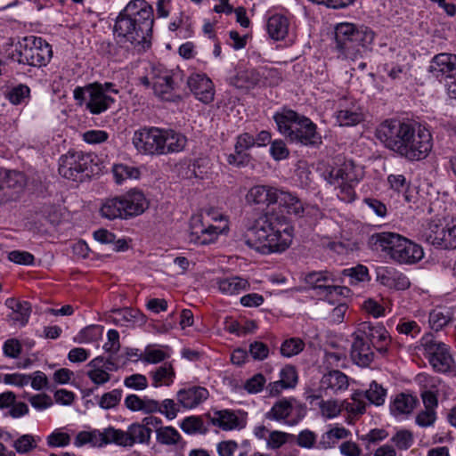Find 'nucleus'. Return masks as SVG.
Returning a JSON list of instances; mask_svg holds the SVG:
<instances>
[{"mask_svg":"<svg viewBox=\"0 0 456 456\" xmlns=\"http://www.w3.org/2000/svg\"><path fill=\"white\" fill-rule=\"evenodd\" d=\"M376 136L387 149L411 161L424 159L432 149L428 131L416 133L411 124L395 119L382 122L376 130Z\"/></svg>","mask_w":456,"mask_h":456,"instance_id":"1","label":"nucleus"},{"mask_svg":"<svg viewBox=\"0 0 456 456\" xmlns=\"http://www.w3.org/2000/svg\"><path fill=\"white\" fill-rule=\"evenodd\" d=\"M153 9L145 0H131L115 19L113 34L118 42L147 50L151 45Z\"/></svg>","mask_w":456,"mask_h":456,"instance_id":"2","label":"nucleus"},{"mask_svg":"<svg viewBox=\"0 0 456 456\" xmlns=\"http://www.w3.org/2000/svg\"><path fill=\"white\" fill-rule=\"evenodd\" d=\"M293 231L284 216L265 213L248 229L244 240L249 248L262 254L282 252L289 247Z\"/></svg>","mask_w":456,"mask_h":456,"instance_id":"3","label":"nucleus"},{"mask_svg":"<svg viewBox=\"0 0 456 456\" xmlns=\"http://www.w3.org/2000/svg\"><path fill=\"white\" fill-rule=\"evenodd\" d=\"M372 251L384 252L399 264L412 265L424 256L422 248L405 237L395 232L373 233L368 240Z\"/></svg>","mask_w":456,"mask_h":456,"instance_id":"4","label":"nucleus"},{"mask_svg":"<svg viewBox=\"0 0 456 456\" xmlns=\"http://www.w3.org/2000/svg\"><path fill=\"white\" fill-rule=\"evenodd\" d=\"M273 119L281 134L291 142H300L306 146L322 143V136L316 131V125L308 118L296 111L283 108L276 112Z\"/></svg>","mask_w":456,"mask_h":456,"instance_id":"5","label":"nucleus"},{"mask_svg":"<svg viewBox=\"0 0 456 456\" xmlns=\"http://www.w3.org/2000/svg\"><path fill=\"white\" fill-rule=\"evenodd\" d=\"M374 40V33L353 23H340L335 28V48L345 59L362 58Z\"/></svg>","mask_w":456,"mask_h":456,"instance_id":"6","label":"nucleus"},{"mask_svg":"<svg viewBox=\"0 0 456 456\" xmlns=\"http://www.w3.org/2000/svg\"><path fill=\"white\" fill-rule=\"evenodd\" d=\"M147 208L148 201L144 194L133 189L121 196L105 199L100 208V214L109 220L128 219L142 214Z\"/></svg>","mask_w":456,"mask_h":456,"instance_id":"7","label":"nucleus"},{"mask_svg":"<svg viewBox=\"0 0 456 456\" xmlns=\"http://www.w3.org/2000/svg\"><path fill=\"white\" fill-rule=\"evenodd\" d=\"M12 59L34 67L46 66L53 57L52 46L42 37L28 36L19 41Z\"/></svg>","mask_w":456,"mask_h":456,"instance_id":"8","label":"nucleus"},{"mask_svg":"<svg viewBox=\"0 0 456 456\" xmlns=\"http://www.w3.org/2000/svg\"><path fill=\"white\" fill-rule=\"evenodd\" d=\"M422 237L437 248L456 249V218L444 217L429 221Z\"/></svg>","mask_w":456,"mask_h":456,"instance_id":"9","label":"nucleus"},{"mask_svg":"<svg viewBox=\"0 0 456 456\" xmlns=\"http://www.w3.org/2000/svg\"><path fill=\"white\" fill-rule=\"evenodd\" d=\"M94 158L90 153L69 151L59 160V174L66 179L82 182L94 172Z\"/></svg>","mask_w":456,"mask_h":456,"instance_id":"10","label":"nucleus"},{"mask_svg":"<svg viewBox=\"0 0 456 456\" xmlns=\"http://www.w3.org/2000/svg\"><path fill=\"white\" fill-rule=\"evenodd\" d=\"M421 346L425 356L436 371L445 373L453 370L454 360L444 343L436 340L432 334H426L421 338Z\"/></svg>","mask_w":456,"mask_h":456,"instance_id":"11","label":"nucleus"},{"mask_svg":"<svg viewBox=\"0 0 456 456\" xmlns=\"http://www.w3.org/2000/svg\"><path fill=\"white\" fill-rule=\"evenodd\" d=\"M133 144L137 151L144 155H165L164 130L155 126H144L134 133Z\"/></svg>","mask_w":456,"mask_h":456,"instance_id":"12","label":"nucleus"},{"mask_svg":"<svg viewBox=\"0 0 456 456\" xmlns=\"http://www.w3.org/2000/svg\"><path fill=\"white\" fill-rule=\"evenodd\" d=\"M26 179L22 173L0 168V207L20 199Z\"/></svg>","mask_w":456,"mask_h":456,"instance_id":"13","label":"nucleus"},{"mask_svg":"<svg viewBox=\"0 0 456 456\" xmlns=\"http://www.w3.org/2000/svg\"><path fill=\"white\" fill-rule=\"evenodd\" d=\"M434 77L447 86H456V55L451 53L436 54L428 69Z\"/></svg>","mask_w":456,"mask_h":456,"instance_id":"14","label":"nucleus"},{"mask_svg":"<svg viewBox=\"0 0 456 456\" xmlns=\"http://www.w3.org/2000/svg\"><path fill=\"white\" fill-rule=\"evenodd\" d=\"M355 332L368 341L379 353L385 354L387 352L391 338L383 325H374L370 322H363L359 324Z\"/></svg>","mask_w":456,"mask_h":456,"instance_id":"15","label":"nucleus"},{"mask_svg":"<svg viewBox=\"0 0 456 456\" xmlns=\"http://www.w3.org/2000/svg\"><path fill=\"white\" fill-rule=\"evenodd\" d=\"M224 228L210 224H205L201 218L194 217L191 221L189 240L198 245L213 243Z\"/></svg>","mask_w":456,"mask_h":456,"instance_id":"16","label":"nucleus"},{"mask_svg":"<svg viewBox=\"0 0 456 456\" xmlns=\"http://www.w3.org/2000/svg\"><path fill=\"white\" fill-rule=\"evenodd\" d=\"M350 356L354 363L360 367H368L374 361L375 354L372 346L356 332L353 335Z\"/></svg>","mask_w":456,"mask_h":456,"instance_id":"17","label":"nucleus"},{"mask_svg":"<svg viewBox=\"0 0 456 456\" xmlns=\"http://www.w3.org/2000/svg\"><path fill=\"white\" fill-rule=\"evenodd\" d=\"M5 305L11 310L7 317L8 322L12 325L24 326L28 323L31 314V305L29 302L19 301L14 297H9L5 301Z\"/></svg>","mask_w":456,"mask_h":456,"instance_id":"18","label":"nucleus"},{"mask_svg":"<svg viewBox=\"0 0 456 456\" xmlns=\"http://www.w3.org/2000/svg\"><path fill=\"white\" fill-rule=\"evenodd\" d=\"M210 171L211 162L207 157L195 159L188 164H183L180 167V174L187 179H204Z\"/></svg>","mask_w":456,"mask_h":456,"instance_id":"19","label":"nucleus"},{"mask_svg":"<svg viewBox=\"0 0 456 456\" xmlns=\"http://www.w3.org/2000/svg\"><path fill=\"white\" fill-rule=\"evenodd\" d=\"M348 385V378L346 374L338 370H331L322 376L319 390L325 392L326 395L329 390L336 394L347 389Z\"/></svg>","mask_w":456,"mask_h":456,"instance_id":"20","label":"nucleus"},{"mask_svg":"<svg viewBox=\"0 0 456 456\" xmlns=\"http://www.w3.org/2000/svg\"><path fill=\"white\" fill-rule=\"evenodd\" d=\"M277 188L267 185L253 186L247 193L246 199L248 203L265 204L267 206L275 204L277 201Z\"/></svg>","mask_w":456,"mask_h":456,"instance_id":"21","label":"nucleus"},{"mask_svg":"<svg viewBox=\"0 0 456 456\" xmlns=\"http://www.w3.org/2000/svg\"><path fill=\"white\" fill-rule=\"evenodd\" d=\"M208 391L203 387H191L181 389L177 393V400L184 408H194L207 400Z\"/></svg>","mask_w":456,"mask_h":456,"instance_id":"22","label":"nucleus"},{"mask_svg":"<svg viewBox=\"0 0 456 456\" xmlns=\"http://www.w3.org/2000/svg\"><path fill=\"white\" fill-rule=\"evenodd\" d=\"M305 281L316 291L321 299L325 300L330 287L327 282H334L335 279L328 272H311L305 276Z\"/></svg>","mask_w":456,"mask_h":456,"instance_id":"23","label":"nucleus"},{"mask_svg":"<svg viewBox=\"0 0 456 456\" xmlns=\"http://www.w3.org/2000/svg\"><path fill=\"white\" fill-rule=\"evenodd\" d=\"M276 196V203L283 208L288 214L294 215L296 216H302L304 215V204L297 195L278 189Z\"/></svg>","mask_w":456,"mask_h":456,"instance_id":"24","label":"nucleus"},{"mask_svg":"<svg viewBox=\"0 0 456 456\" xmlns=\"http://www.w3.org/2000/svg\"><path fill=\"white\" fill-rule=\"evenodd\" d=\"M89 93L90 99L87 102V108L94 114H99L106 110L113 100L105 94L102 90L104 87H86Z\"/></svg>","mask_w":456,"mask_h":456,"instance_id":"25","label":"nucleus"},{"mask_svg":"<svg viewBox=\"0 0 456 456\" xmlns=\"http://www.w3.org/2000/svg\"><path fill=\"white\" fill-rule=\"evenodd\" d=\"M264 75V73L261 74L258 70L255 69H239L236 70V73L233 76L230 77L229 83L232 86H242L243 84L256 86L257 84L260 83L265 85V82L262 81Z\"/></svg>","mask_w":456,"mask_h":456,"instance_id":"26","label":"nucleus"},{"mask_svg":"<svg viewBox=\"0 0 456 456\" xmlns=\"http://www.w3.org/2000/svg\"><path fill=\"white\" fill-rule=\"evenodd\" d=\"M289 26V20L281 14L271 16L266 25L270 37L276 41L284 39L288 34Z\"/></svg>","mask_w":456,"mask_h":456,"instance_id":"27","label":"nucleus"},{"mask_svg":"<svg viewBox=\"0 0 456 456\" xmlns=\"http://www.w3.org/2000/svg\"><path fill=\"white\" fill-rule=\"evenodd\" d=\"M99 436L104 444L113 443L123 447H132L128 429L124 431L110 427L99 432Z\"/></svg>","mask_w":456,"mask_h":456,"instance_id":"28","label":"nucleus"},{"mask_svg":"<svg viewBox=\"0 0 456 456\" xmlns=\"http://www.w3.org/2000/svg\"><path fill=\"white\" fill-rule=\"evenodd\" d=\"M216 415V416L212 419V423L224 430H232L244 427L242 420L232 411H219Z\"/></svg>","mask_w":456,"mask_h":456,"instance_id":"29","label":"nucleus"},{"mask_svg":"<svg viewBox=\"0 0 456 456\" xmlns=\"http://www.w3.org/2000/svg\"><path fill=\"white\" fill-rule=\"evenodd\" d=\"M294 398H283L277 401L271 410L265 413L267 419L281 421L285 420L292 412Z\"/></svg>","mask_w":456,"mask_h":456,"instance_id":"30","label":"nucleus"},{"mask_svg":"<svg viewBox=\"0 0 456 456\" xmlns=\"http://www.w3.org/2000/svg\"><path fill=\"white\" fill-rule=\"evenodd\" d=\"M417 399L411 395L399 394L390 405V411L394 415L409 414L416 406Z\"/></svg>","mask_w":456,"mask_h":456,"instance_id":"31","label":"nucleus"},{"mask_svg":"<svg viewBox=\"0 0 456 456\" xmlns=\"http://www.w3.org/2000/svg\"><path fill=\"white\" fill-rule=\"evenodd\" d=\"M249 287L247 280L238 276L221 279L218 281L219 289L227 295L239 294Z\"/></svg>","mask_w":456,"mask_h":456,"instance_id":"32","label":"nucleus"},{"mask_svg":"<svg viewBox=\"0 0 456 456\" xmlns=\"http://www.w3.org/2000/svg\"><path fill=\"white\" fill-rule=\"evenodd\" d=\"M164 139L165 155L183 151L187 142V139L184 135L179 133H175L172 130H164Z\"/></svg>","mask_w":456,"mask_h":456,"instance_id":"33","label":"nucleus"},{"mask_svg":"<svg viewBox=\"0 0 456 456\" xmlns=\"http://www.w3.org/2000/svg\"><path fill=\"white\" fill-rule=\"evenodd\" d=\"M127 429L132 446L135 444H150L152 429L149 427H145L142 423L134 422L128 426Z\"/></svg>","mask_w":456,"mask_h":456,"instance_id":"34","label":"nucleus"},{"mask_svg":"<svg viewBox=\"0 0 456 456\" xmlns=\"http://www.w3.org/2000/svg\"><path fill=\"white\" fill-rule=\"evenodd\" d=\"M151 375L153 379V387L169 386L175 378V370L171 363L166 362L157 368L156 370L151 371Z\"/></svg>","mask_w":456,"mask_h":456,"instance_id":"35","label":"nucleus"},{"mask_svg":"<svg viewBox=\"0 0 456 456\" xmlns=\"http://www.w3.org/2000/svg\"><path fill=\"white\" fill-rule=\"evenodd\" d=\"M452 320V314L446 308L436 307L429 314L428 322L432 330L438 331Z\"/></svg>","mask_w":456,"mask_h":456,"instance_id":"36","label":"nucleus"},{"mask_svg":"<svg viewBox=\"0 0 456 456\" xmlns=\"http://www.w3.org/2000/svg\"><path fill=\"white\" fill-rule=\"evenodd\" d=\"M387 390L376 381H372L368 390L364 392V396L370 403L380 406L385 403Z\"/></svg>","mask_w":456,"mask_h":456,"instance_id":"37","label":"nucleus"},{"mask_svg":"<svg viewBox=\"0 0 456 456\" xmlns=\"http://www.w3.org/2000/svg\"><path fill=\"white\" fill-rule=\"evenodd\" d=\"M112 172L115 181L118 184H120L126 179L138 178L140 175V171L138 168L124 164L114 165Z\"/></svg>","mask_w":456,"mask_h":456,"instance_id":"38","label":"nucleus"},{"mask_svg":"<svg viewBox=\"0 0 456 456\" xmlns=\"http://www.w3.org/2000/svg\"><path fill=\"white\" fill-rule=\"evenodd\" d=\"M305 343L298 338L286 339L281 346V354L284 357H292L304 350Z\"/></svg>","mask_w":456,"mask_h":456,"instance_id":"39","label":"nucleus"},{"mask_svg":"<svg viewBox=\"0 0 456 456\" xmlns=\"http://www.w3.org/2000/svg\"><path fill=\"white\" fill-rule=\"evenodd\" d=\"M157 441L162 444H176L181 436L173 427H164L156 429Z\"/></svg>","mask_w":456,"mask_h":456,"instance_id":"40","label":"nucleus"},{"mask_svg":"<svg viewBox=\"0 0 456 456\" xmlns=\"http://www.w3.org/2000/svg\"><path fill=\"white\" fill-rule=\"evenodd\" d=\"M122 398L121 389H113L104 393L99 399L98 404L103 410H110L118 406Z\"/></svg>","mask_w":456,"mask_h":456,"instance_id":"41","label":"nucleus"},{"mask_svg":"<svg viewBox=\"0 0 456 456\" xmlns=\"http://www.w3.org/2000/svg\"><path fill=\"white\" fill-rule=\"evenodd\" d=\"M337 121L341 126H355L362 121V115L349 110H341L337 112Z\"/></svg>","mask_w":456,"mask_h":456,"instance_id":"42","label":"nucleus"},{"mask_svg":"<svg viewBox=\"0 0 456 456\" xmlns=\"http://www.w3.org/2000/svg\"><path fill=\"white\" fill-rule=\"evenodd\" d=\"M338 172L340 173V179L343 183H358L360 180V175L356 167L351 160L345 161L340 167H338Z\"/></svg>","mask_w":456,"mask_h":456,"instance_id":"43","label":"nucleus"},{"mask_svg":"<svg viewBox=\"0 0 456 456\" xmlns=\"http://www.w3.org/2000/svg\"><path fill=\"white\" fill-rule=\"evenodd\" d=\"M181 428L187 434L202 433L204 434L207 429L203 428L204 424L200 417L191 416L185 418L181 423Z\"/></svg>","mask_w":456,"mask_h":456,"instance_id":"44","label":"nucleus"},{"mask_svg":"<svg viewBox=\"0 0 456 456\" xmlns=\"http://www.w3.org/2000/svg\"><path fill=\"white\" fill-rule=\"evenodd\" d=\"M13 448L18 453H28L37 447V443L33 436L22 435L13 441Z\"/></svg>","mask_w":456,"mask_h":456,"instance_id":"45","label":"nucleus"},{"mask_svg":"<svg viewBox=\"0 0 456 456\" xmlns=\"http://www.w3.org/2000/svg\"><path fill=\"white\" fill-rule=\"evenodd\" d=\"M342 274L351 278V284L364 281L369 278L368 268L362 265H358L353 268L345 269L343 270Z\"/></svg>","mask_w":456,"mask_h":456,"instance_id":"46","label":"nucleus"},{"mask_svg":"<svg viewBox=\"0 0 456 456\" xmlns=\"http://www.w3.org/2000/svg\"><path fill=\"white\" fill-rule=\"evenodd\" d=\"M251 155L247 153L246 151L235 149V152L227 156V162L230 165L237 167H243L248 166L251 161Z\"/></svg>","mask_w":456,"mask_h":456,"instance_id":"47","label":"nucleus"},{"mask_svg":"<svg viewBox=\"0 0 456 456\" xmlns=\"http://www.w3.org/2000/svg\"><path fill=\"white\" fill-rule=\"evenodd\" d=\"M350 293L351 290L347 287L330 285L324 301L330 305H335L339 302V297H346Z\"/></svg>","mask_w":456,"mask_h":456,"instance_id":"48","label":"nucleus"},{"mask_svg":"<svg viewBox=\"0 0 456 456\" xmlns=\"http://www.w3.org/2000/svg\"><path fill=\"white\" fill-rule=\"evenodd\" d=\"M392 441L400 450H407L413 443V436L408 430H401L393 436Z\"/></svg>","mask_w":456,"mask_h":456,"instance_id":"49","label":"nucleus"},{"mask_svg":"<svg viewBox=\"0 0 456 456\" xmlns=\"http://www.w3.org/2000/svg\"><path fill=\"white\" fill-rule=\"evenodd\" d=\"M124 385L131 389L143 390L148 387V380L142 374H133L124 379Z\"/></svg>","mask_w":456,"mask_h":456,"instance_id":"50","label":"nucleus"},{"mask_svg":"<svg viewBox=\"0 0 456 456\" xmlns=\"http://www.w3.org/2000/svg\"><path fill=\"white\" fill-rule=\"evenodd\" d=\"M122 315L124 321L127 322L143 324L145 322V316L136 309L124 308L122 310H116Z\"/></svg>","mask_w":456,"mask_h":456,"instance_id":"51","label":"nucleus"},{"mask_svg":"<svg viewBox=\"0 0 456 456\" xmlns=\"http://www.w3.org/2000/svg\"><path fill=\"white\" fill-rule=\"evenodd\" d=\"M281 380L284 383V387H287L288 388L295 387L297 383L296 369L291 365H286L281 370Z\"/></svg>","mask_w":456,"mask_h":456,"instance_id":"52","label":"nucleus"},{"mask_svg":"<svg viewBox=\"0 0 456 456\" xmlns=\"http://www.w3.org/2000/svg\"><path fill=\"white\" fill-rule=\"evenodd\" d=\"M362 392H355L352 396V403H347L346 409L353 414H363L366 410V404L362 401Z\"/></svg>","mask_w":456,"mask_h":456,"instance_id":"53","label":"nucleus"},{"mask_svg":"<svg viewBox=\"0 0 456 456\" xmlns=\"http://www.w3.org/2000/svg\"><path fill=\"white\" fill-rule=\"evenodd\" d=\"M190 90L196 99L205 104H208L214 100V87H190Z\"/></svg>","mask_w":456,"mask_h":456,"instance_id":"54","label":"nucleus"},{"mask_svg":"<svg viewBox=\"0 0 456 456\" xmlns=\"http://www.w3.org/2000/svg\"><path fill=\"white\" fill-rule=\"evenodd\" d=\"M270 153L275 160H282L289 157V151L281 140H275L270 147Z\"/></svg>","mask_w":456,"mask_h":456,"instance_id":"55","label":"nucleus"},{"mask_svg":"<svg viewBox=\"0 0 456 456\" xmlns=\"http://www.w3.org/2000/svg\"><path fill=\"white\" fill-rule=\"evenodd\" d=\"M152 85L153 86H172L175 84L174 77L167 70L154 69L152 71Z\"/></svg>","mask_w":456,"mask_h":456,"instance_id":"56","label":"nucleus"},{"mask_svg":"<svg viewBox=\"0 0 456 456\" xmlns=\"http://www.w3.org/2000/svg\"><path fill=\"white\" fill-rule=\"evenodd\" d=\"M86 375L96 386L104 385L110 380V374L105 369L89 370Z\"/></svg>","mask_w":456,"mask_h":456,"instance_id":"57","label":"nucleus"},{"mask_svg":"<svg viewBox=\"0 0 456 456\" xmlns=\"http://www.w3.org/2000/svg\"><path fill=\"white\" fill-rule=\"evenodd\" d=\"M265 383V378L263 374L257 373L247 380L244 388L250 394H256L262 391Z\"/></svg>","mask_w":456,"mask_h":456,"instance_id":"58","label":"nucleus"},{"mask_svg":"<svg viewBox=\"0 0 456 456\" xmlns=\"http://www.w3.org/2000/svg\"><path fill=\"white\" fill-rule=\"evenodd\" d=\"M175 87H153L154 94L163 102H175L181 100V96L174 91Z\"/></svg>","mask_w":456,"mask_h":456,"instance_id":"59","label":"nucleus"},{"mask_svg":"<svg viewBox=\"0 0 456 456\" xmlns=\"http://www.w3.org/2000/svg\"><path fill=\"white\" fill-rule=\"evenodd\" d=\"M320 410L323 416L328 419L334 418L340 413V408L336 401H323L319 403Z\"/></svg>","mask_w":456,"mask_h":456,"instance_id":"60","label":"nucleus"},{"mask_svg":"<svg viewBox=\"0 0 456 456\" xmlns=\"http://www.w3.org/2000/svg\"><path fill=\"white\" fill-rule=\"evenodd\" d=\"M248 352L255 360L262 361L268 356V346L260 341H255L249 345Z\"/></svg>","mask_w":456,"mask_h":456,"instance_id":"61","label":"nucleus"},{"mask_svg":"<svg viewBox=\"0 0 456 456\" xmlns=\"http://www.w3.org/2000/svg\"><path fill=\"white\" fill-rule=\"evenodd\" d=\"M8 259L19 265H29L34 263V256L27 251H11Z\"/></svg>","mask_w":456,"mask_h":456,"instance_id":"62","label":"nucleus"},{"mask_svg":"<svg viewBox=\"0 0 456 456\" xmlns=\"http://www.w3.org/2000/svg\"><path fill=\"white\" fill-rule=\"evenodd\" d=\"M290 435L281 431H272L267 439V446L271 449H278L282 446Z\"/></svg>","mask_w":456,"mask_h":456,"instance_id":"63","label":"nucleus"},{"mask_svg":"<svg viewBox=\"0 0 456 456\" xmlns=\"http://www.w3.org/2000/svg\"><path fill=\"white\" fill-rule=\"evenodd\" d=\"M5 356L10 358H17L21 352V345L16 338L7 339L3 346Z\"/></svg>","mask_w":456,"mask_h":456,"instance_id":"64","label":"nucleus"}]
</instances>
